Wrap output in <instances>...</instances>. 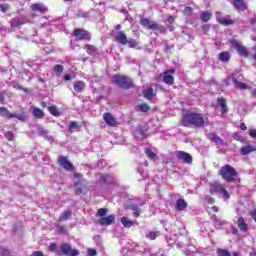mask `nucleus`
I'll use <instances>...</instances> for the list:
<instances>
[{
    "mask_svg": "<svg viewBox=\"0 0 256 256\" xmlns=\"http://www.w3.org/2000/svg\"><path fill=\"white\" fill-rule=\"evenodd\" d=\"M182 125H184V127H191V125H193V127L201 128L205 125V118L203 114L188 112L182 117Z\"/></svg>",
    "mask_w": 256,
    "mask_h": 256,
    "instance_id": "obj_1",
    "label": "nucleus"
},
{
    "mask_svg": "<svg viewBox=\"0 0 256 256\" xmlns=\"http://www.w3.org/2000/svg\"><path fill=\"white\" fill-rule=\"evenodd\" d=\"M219 175H221L224 181L233 183V181H235V177H237V171L231 165L226 164L220 168Z\"/></svg>",
    "mask_w": 256,
    "mask_h": 256,
    "instance_id": "obj_2",
    "label": "nucleus"
},
{
    "mask_svg": "<svg viewBox=\"0 0 256 256\" xmlns=\"http://www.w3.org/2000/svg\"><path fill=\"white\" fill-rule=\"evenodd\" d=\"M73 183H74V187L76 189L77 195H81L83 191L87 190V180L83 178V174L75 173Z\"/></svg>",
    "mask_w": 256,
    "mask_h": 256,
    "instance_id": "obj_3",
    "label": "nucleus"
},
{
    "mask_svg": "<svg viewBox=\"0 0 256 256\" xmlns=\"http://www.w3.org/2000/svg\"><path fill=\"white\" fill-rule=\"evenodd\" d=\"M114 81L116 85H119L122 89H130L133 87V80L126 76L116 75L114 76Z\"/></svg>",
    "mask_w": 256,
    "mask_h": 256,
    "instance_id": "obj_4",
    "label": "nucleus"
},
{
    "mask_svg": "<svg viewBox=\"0 0 256 256\" xmlns=\"http://www.w3.org/2000/svg\"><path fill=\"white\" fill-rule=\"evenodd\" d=\"M0 116L5 117L6 119H19V121H25L27 119V116L25 114H13L9 112V109L7 107H0Z\"/></svg>",
    "mask_w": 256,
    "mask_h": 256,
    "instance_id": "obj_5",
    "label": "nucleus"
},
{
    "mask_svg": "<svg viewBox=\"0 0 256 256\" xmlns=\"http://www.w3.org/2000/svg\"><path fill=\"white\" fill-rule=\"evenodd\" d=\"M140 24L143 25V27H147V29H153L154 31H160V33H164L165 27L150 21L147 18H143L140 20Z\"/></svg>",
    "mask_w": 256,
    "mask_h": 256,
    "instance_id": "obj_6",
    "label": "nucleus"
},
{
    "mask_svg": "<svg viewBox=\"0 0 256 256\" xmlns=\"http://www.w3.org/2000/svg\"><path fill=\"white\" fill-rule=\"evenodd\" d=\"M230 44L232 45V48L235 49L239 55H241L242 57H249V50L247 49V47L241 45L239 41H237L236 39H232L230 40Z\"/></svg>",
    "mask_w": 256,
    "mask_h": 256,
    "instance_id": "obj_7",
    "label": "nucleus"
},
{
    "mask_svg": "<svg viewBox=\"0 0 256 256\" xmlns=\"http://www.w3.org/2000/svg\"><path fill=\"white\" fill-rule=\"evenodd\" d=\"M60 251H57V255H68V256H77L79 255V252L77 249L71 248V245L68 243H64L60 246Z\"/></svg>",
    "mask_w": 256,
    "mask_h": 256,
    "instance_id": "obj_8",
    "label": "nucleus"
},
{
    "mask_svg": "<svg viewBox=\"0 0 256 256\" xmlns=\"http://www.w3.org/2000/svg\"><path fill=\"white\" fill-rule=\"evenodd\" d=\"M173 75H175V69H169L161 74V77L167 85H173L175 83V77Z\"/></svg>",
    "mask_w": 256,
    "mask_h": 256,
    "instance_id": "obj_9",
    "label": "nucleus"
},
{
    "mask_svg": "<svg viewBox=\"0 0 256 256\" xmlns=\"http://www.w3.org/2000/svg\"><path fill=\"white\" fill-rule=\"evenodd\" d=\"M74 37H76L77 41H90L91 36L89 35V32L86 30H81L79 28H76L74 30Z\"/></svg>",
    "mask_w": 256,
    "mask_h": 256,
    "instance_id": "obj_10",
    "label": "nucleus"
},
{
    "mask_svg": "<svg viewBox=\"0 0 256 256\" xmlns=\"http://www.w3.org/2000/svg\"><path fill=\"white\" fill-rule=\"evenodd\" d=\"M58 163L60 167H63V169H65L66 171H73L75 169L73 164H71V162H69V160H67V157L65 156H60L58 158Z\"/></svg>",
    "mask_w": 256,
    "mask_h": 256,
    "instance_id": "obj_11",
    "label": "nucleus"
},
{
    "mask_svg": "<svg viewBox=\"0 0 256 256\" xmlns=\"http://www.w3.org/2000/svg\"><path fill=\"white\" fill-rule=\"evenodd\" d=\"M113 37L120 45H127V34L124 31H118L113 34Z\"/></svg>",
    "mask_w": 256,
    "mask_h": 256,
    "instance_id": "obj_12",
    "label": "nucleus"
},
{
    "mask_svg": "<svg viewBox=\"0 0 256 256\" xmlns=\"http://www.w3.org/2000/svg\"><path fill=\"white\" fill-rule=\"evenodd\" d=\"M176 157L179 159V161H183V163H193V157H191V155L187 152L178 151L176 153Z\"/></svg>",
    "mask_w": 256,
    "mask_h": 256,
    "instance_id": "obj_13",
    "label": "nucleus"
},
{
    "mask_svg": "<svg viewBox=\"0 0 256 256\" xmlns=\"http://www.w3.org/2000/svg\"><path fill=\"white\" fill-rule=\"evenodd\" d=\"M115 223V215L111 214L108 217H102L98 220V224L102 226H109Z\"/></svg>",
    "mask_w": 256,
    "mask_h": 256,
    "instance_id": "obj_14",
    "label": "nucleus"
},
{
    "mask_svg": "<svg viewBox=\"0 0 256 256\" xmlns=\"http://www.w3.org/2000/svg\"><path fill=\"white\" fill-rule=\"evenodd\" d=\"M103 119L107 125L110 127H117V120L111 113H105Z\"/></svg>",
    "mask_w": 256,
    "mask_h": 256,
    "instance_id": "obj_15",
    "label": "nucleus"
},
{
    "mask_svg": "<svg viewBox=\"0 0 256 256\" xmlns=\"http://www.w3.org/2000/svg\"><path fill=\"white\" fill-rule=\"evenodd\" d=\"M30 9L36 13H47V6L41 3L32 4Z\"/></svg>",
    "mask_w": 256,
    "mask_h": 256,
    "instance_id": "obj_16",
    "label": "nucleus"
},
{
    "mask_svg": "<svg viewBox=\"0 0 256 256\" xmlns=\"http://www.w3.org/2000/svg\"><path fill=\"white\" fill-rule=\"evenodd\" d=\"M221 191H223V186L219 183L211 184L210 186V193L211 195H220Z\"/></svg>",
    "mask_w": 256,
    "mask_h": 256,
    "instance_id": "obj_17",
    "label": "nucleus"
},
{
    "mask_svg": "<svg viewBox=\"0 0 256 256\" xmlns=\"http://www.w3.org/2000/svg\"><path fill=\"white\" fill-rule=\"evenodd\" d=\"M232 5L239 11H245V9H247V6L243 0H232Z\"/></svg>",
    "mask_w": 256,
    "mask_h": 256,
    "instance_id": "obj_18",
    "label": "nucleus"
},
{
    "mask_svg": "<svg viewBox=\"0 0 256 256\" xmlns=\"http://www.w3.org/2000/svg\"><path fill=\"white\" fill-rule=\"evenodd\" d=\"M208 139L216 143V145H223V140L215 132L208 133Z\"/></svg>",
    "mask_w": 256,
    "mask_h": 256,
    "instance_id": "obj_19",
    "label": "nucleus"
},
{
    "mask_svg": "<svg viewBox=\"0 0 256 256\" xmlns=\"http://www.w3.org/2000/svg\"><path fill=\"white\" fill-rule=\"evenodd\" d=\"M175 209L177 211H185L187 209V202L184 199H178L176 201Z\"/></svg>",
    "mask_w": 256,
    "mask_h": 256,
    "instance_id": "obj_20",
    "label": "nucleus"
},
{
    "mask_svg": "<svg viewBox=\"0 0 256 256\" xmlns=\"http://www.w3.org/2000/svg\"><path fill=\"white\" fill-rule=\"evenodd\" d=\"M211 17H213V13L209 11H202L200 13V19L201 21H203V23H207L208 21H210Z\"/></svg>",
    "mask_w": 256,
    "mask_h": 256,
    "instance_id": "obj_21",
    "label": "nucleus"
},
{
    "mask_svg": "<svg viewBox=\"0 0 256 256\" xmlns=\"http://www.w3.org/2000/svg\"><path fill=\"white\" fill-rule=\"evenodd\" d=\"M218 105L221 107V113L224 115V113H227L229 111V108H227V102L225 101V98H218Z\"/></svg>",
    "mask_w": 256,
    "mask_h": 256,
    "instance_id": "obj_22",
    "label": "nucleus"
},
{
    "mask_svg": "<svg viewBox=\"0 0 256 256\" xmlns=\"http://www.w3.org/2000/svg\"><path fill=\"white\" fill-rule=\"evenodd\" d=\"M32 113L35 119H43L45 117V112H43V110L37 107L33 108Z\"/></svg>",
    "mask_w": 256,
    "mask_h": 256,
    "instance_id": "obj_23",
    "label": "nucleus"
},
{
    "mask_svg": "<svg viewBox=\"0 0 256 256\" xmlns=\"http://www.w3.org/2000/svg\"><path fill=\"white\" fill-rule=\"evenodd\" d=\"M74 91H76V93H82V91H85V82L83 81L75 82Z\"/></svg>",
    "mask_w": 256,
    "mask_h": 256,
    "instance_id": "obj_24",
    "label": "nucleus"
},
{
    "mask_svg": "<svg viewBox=\"0 0 256 256\" xmlns=\"http://www.w3.org/2000/svg\"><path fill=\"white\" fill-rule=\"evenodd\" d=\"M237 225L238 228L240 229V231H243L244 233L247 231L248 226L247 223H245V219H243V217H240L237 221Z\"/></svg>",
    "mask_w": 256,
    "mask_h": 256,
    "instance_id": "obj_25",
    "label": "nucleus"
},
{
    "mask_svg": "<svg viewBox=\"0 0 256 256\" xmlns=\"http://www.w3.org/2000/svg\"><path fill=\"white\" fill-rule=\"evenodd\" d=\"M217 21L220 23V25H224L225 27L228 25H233V20L226 17H217Z\"/></svg>",
    "mask_w": 256,
    "mask_h": 256,
    "instance_id": "obj_26",
    "label": "nucleus"
},
{
    "mask_svg": "<svg viewBox=\"0 0 256 256\" xmlns=\"http://www.w3.org/2000/svg\"><path fill=\"white\" fill-rule=\"evenodd\" d=\"M231 59V54L229 52H221L219 54V60L222 63H229V60Z\"/></svg>",
    "mask_w": 256,
    "mask_h": 256,
    "instance_id": "obj_27",
    "label": "nucleus"
},
{
    "mask_svg": "<svg viewBox=\"0 0 256 256\" xmlns=\"http://www.w3.org/2000/svg\"><path fill=\"white\" fill-rule=\"evenodd\" d=\"M134 136L136 137V139H145L147 137V133H145V131H143V129L137 128L134 131Z\"/></svg>",
    "mask_w": 256,
    "mask_h": 256,
    "instance_id": "obj_28",
    "label": "nucleus"
},
{
    "mask_svg": "<svg viewBox=\"0 0 256 256\" xmlns=\"http://www.w3.org/2000/svg\"><path fill=\"white\" fill-rule=\"evenodd\" d=\"M255 151V147L252 145H247L241 148L240 152L242 155H249V153H253Z\"/></svg>",
    "mask_w": 256,
    "mask_h": 256,
    "instance_id": "obj_29",
    "label": "nucleus"
},
{
    "mask_svg": "<svg viewBox=\"0 0 256 256\" xmlns=\"http://www.w3.org/2000/svg\"><path fill=\"white\" fill-rule=\"evenodd\" d=\"M217 253L218 256H239L238 252H233V254L231 255V252L223 249H218Z\"/></svg>",
    "mask_w": 256,
    "mask_h": 256,
    "instance_id": "obj_30",
    "label": "nucleus"
},
{
    "mask_svg": "<svg viewBox=\"0 0 256 256\" xmlns=\"http://www.w3.org/2000/svg\"><path fill=\"white\" fill-rule=\"evenodd\" d=\"M143 95L146 99L151 100L153 99V88L149 87L143 91Z\"/></svg>",
    "mask_w": 256,
    "mask_h": 256,
    "instance_id": "obj_31",
    "label": "nucleus"
},
{
    "mask_svg": "<svg viewBox=\"0 0 256 256\" xmlns=\"http://www.w3.org/2000/svg\"><path fill=\"white\" fill-rule=\"evenodd\" d=\"M85 49L88 55H97V48H95V46L87 44Z\"/></svg>",
    "mask_w": 256,
    "mask_h": 256,
    "instance_id": "obj_32",
    "label": "nucleus"
},
{
    "mask_svg": "<svg viewBox=\"0 0 256 256\" xmlns=\"http://www.w3.org/2000/svg\"><path fill=\"white\" fill-rule=\"evenodd\" d=\"M233 83H234V87H236V89H241V90L247 89V84L237 81L236 78H233Z\"/></svg>",
    "mask_w": 256,
    "mask_h": 256,
    "instance_id": "obj_33",
    "label": "nucleus"
},
{
    "mask_svg": "<svg viewBox=\"0 0 256 256\" xmlns=\"http://www.w3.org/2000/svg\"><path fill=\"white\" fill-rule=\"evenodd\" d=\"M70 217H71V211L67 210L60 215L59 221H67V219H69Z\"/></svg>",
    "mask_w": 256,
    "mask_h": 256,
    "instance_id": "obj_34",
    "label": "nucleus"
},
{
    "mask_svg": "<svg viewBox=\"0 0 256 256\" xmlns=\"http://www.w3.org/2000/svg\"><path fill=\"white\" fill-rule=\"evenodd\" d=\"M63 65H55L54 67H53V71L56 73V75L58 76V77H61V73H63Z\"/></svg>",
    "mask_w": 256,
    "mask_h": 256,
    "instance_id": "obj_35",
    "label": "nucleus"
},
{
    "mask_svg": "<svg viewBox=\"0 0 256 256\" xmlns=\"http://www.w3.org/2000/svg\"><path fill=\"white\" fill-rule=\"evenodd\" d=\"M145 153L149 159H157V154H155L152 149L146 148Z\"/></svg>",
    "mask_w": 256,
    "mask_h": 256,
    "instance_id": "obj_36",
    "label": "nucleus"
},
{
    "mask_svg": "<svg viewBox=\"0 0 256 256\" xmlns=\"http://www.w3.org/2000/svg\"><path fill=\"white\" fill-rule=\"evenodd\" d=\"M121 223L125 227H131L133 225V222L131 220H129L127 217H122L121 218Z\"/></svg>",
    "mask_w": 256,
    "mask_h": 256,
    "instance_id": "obj_37",
    "label": "nucleus"
},
{
    "mask_svg": "<svg viewBox=\"0 0 256 256\" xmlns=\"http://www.w3.org/2000/svg\"><path fill=\"white\" fill-rule=\"evenodd\" d=\"M97 217H105L107 215V208H100L96 213Z\"/></svg>",
    "mask_w": 256,
    "mask_h": 256,
    "instance_id": "obj_38",
    "label": "nucleus"
},
{
    "mask_svg": "<svg viewBox=\"0 0 256 256\" xmlns=\"http://www.w3.org/2000/svg\"><path fill=\"white\" fill-rule=\"evenodd\" d=\"M48 111H49V113H51V115H54V117L59 116V111L57 110V108L55 106L48 107Z\"/></svg>",
    "mask_w": 256,
    "mask_h": 256,
    "instance_id": "obj_39",
    "label": "nucleus"
},
{
    "mask_svg": "<svg viewBox=\"0 0 256 256\" xmlns=\"http://www.w3.org/2000/svg\"><path fill=\"white\" fill-rule=\"evenodd\" d=\"M138 109H139V111H141L142 113H147V111H149V109H151V108H150L149 105H147V104H140V105L138 106Z\"/></svg>",
    "mask_w": 256,
    "mask_h": 256,
    "instance_id": "obj_40",
    "label": "nucleus"
},
{
    "mask_svg": "<svg viewBox=\"0 0 256 256\" xmlns=\"http://www.w3.org/2000/svg\"><path fill=\"white\" fill-rule=\"evenodd\" d=\"M128 47L135 48L137 47V41L133 38L127 39Z\"/></svg>",
    "mask_w": 256,
    "mask_h": 256,
    "instance_id": "obj_41",
    "label": "nucleus"
},
{
    "mask_svg": "<svg viewBox=\"0 0 256 256\" xmlns=\"http://www.w3.org/2000/svg\"><path fill=\"white\" fill-rule=\"evenodd\" d=\"M0 11L2 13H7V11H9V4H0Z\"/></svg>",
    "mask_w": 256,
    "mask_h": 256,
    "instance_id": "obj_42",
    "label": "nucleus"
},
{
    "mask_svg": "<svg viewBox=\"0 0 256 256\" xmlns=\"http://www.w3.org/2000/svg\"><path fill=\"white\" fill-rule=\"evenodd\" d=\"M5 138L8 140V141H15V135L11 132H7L5 134Z\"/></svg>",
    "mask_w": 256,
    "mask_h": 256,
    "instance_id": "obj_43",
    "label": "nucleus"
},
{
    "mask_svg": "<svg viewBox=\"0 0 256 256\" xmlns=\"http://www.w3.org/2000/svg\"><path fill=\"white\" fill-rule=\"evenodd\" d=\"M220 195H222L224 199H229L230 197L229 192L225 188H222Z\"/></svg>",
    "mask_w": 256,
    "mask_h": 256,
    "instance_id": "obj_44",
    "label": "nucleus"
},
{
    "mask_svg": "<svg viewBox=\"0 0 256 256\" xmlns=\"http://www.w3.org/2000/svg\"><path fill=\"white\" fill-rule=\"evenodd\" d=\"M77 127H78L77 122L71 121L70 124H69L68 129H69V131H73V129H77Z\"/></svg>",
    "mask_w": 256,
    "mask_h": 256,
    "instance_id": "obj_45",
    "label": "nucleus"
},
{
    "mask_svg": "<svg viewBox=\"0 0 256 256\" xmlns=\"http://www.w3.org/2000/svg\"><path fill=\"white\" fill-rule=\"evenodd\" d=\"M206 203H208L209 205H213V203H215V198L211 197V196H206L205 198Z\"/></svg>",
    "mask_w": 256,
    "mask_h": 256,
    "instance_id": "obj_46",
    "label": "nucleus"
},
{
    "mask_svg": "<svg viewBox=\"0 0 256 256\" xmlns=\"http://www.w3.org/2000/svg\"><path fill=\"white\" fill-rule=\"evenodd\" d=\"M148 239H151V241L157 239V234L155 232H149L147 234Z\"/></svg>",
    "mask_w": 256,
    "mask_h": 256,
    "instance_id": "obj_47",
    "label": "nucleus"
},
{
    "mask_svg": "<svg viewBox=\"0 0 256 256\" xmlns=\"http://www.w3.org/2000/svg\"><path fill=\"white\" fill-rule=\"evenodd\" d=\"M193 13V8L186 6L184 9V15H191Z\"/></svg>",
    "mask_w": 256,
    "mask_h": 256,
    "instance_id": "obj_48",
    "label": "nucleus"
},
{
    "mask_svg": "<svg viewBox=\"0 0 256 256\" xmlns=\"http://www.w3.org/2000/svg\"><path fill=\"white\" fill-rule=\"evenodd\" d=\"M48 250L51 251L52 253H55V251H57V244L51 243V244L49 245Z\"/></svg>",
    "mask_w": 256,
    "mask_h": 256,
    "instance_id": "obj_49",
    "label": "nucleus"
},
{
    "mask_svg": "<svg viewBox=\"0 0 256 256\" xmlns=\"http://www.w3.org/2000/svg\"><path fill=\"white\" fill-rule=\"evenodd\" d=\"M97 255V250L95 249H88V256H95Z\"/></svg>",
    "mask_w": 256,
    "mask_h": 256,
    "instance_id": "obj_50",
    "label": "nucleus"
},
{
    "mask_svg": "<svg viewBox=\"0 0 256 256\" xmlns=\"http://www.w3.org/2000/svg\"><path fill=\"white\" fill-rule=\"evenodd\" d=\"M0 103L2 105L5 103V92H0Z\"/></svg>",
    "mask_w": 256,
    "mask_h": 256,
    "instance_id": "obj_51",
    "label": "nucleus"
},
{
    "mask_svg": "<svg viewBox=\"0 0 256 256\" xmlns=\"http://www.w3.org/2000/svg\"><path fill=\"white\" fill-rule=\"evenodd\" d=\"M38 132L40 135H46L47 134V130H45L43 127H38Z\"/></svg>",
    "mask_w": 256,
    "mask_h": 256,
    "instance_id": "obj_52",
    "label": "nucleus"
},
{
    "mask_svg": "<svg viewBox=\"0 0 256 256\" xmlns=\"http://www.w3.org/2000/svg\"><path fill=\"white\" fill-rule=\"evenodd\" d=\"M233 137H234V139H235L236 141H243V137H241V135H239V133H235V134L233 135Z\"/></svg>",
    "mask_w": 256,
    "mask_h": 256,
    "instance_id": "obj_53",
    "label": "nucleus"
},
{
    "mask_svg": "<svg viewBox=\"0 0 256 256\" xmlns=\"http://www.w3.org/2000/svg\"><path fill=\"white\" fill-rule=\"evenodd\" d=\"M107 179H109V175L101 176V181H103L104 183H109V181Z\"/></svg>",
    "mask_w": 256,
    "mask_h": 256,
    "instance_id": "obj_54",
    "label": "nucleus"
},
{
    "mask_svg": "<svg viewBox=\"0 0 256 256\" xmlns=\"http://www.w3.org/2000/svg\"><path fill=\"white\" fill-rule=\"evenodd\" d=\"M31 256H44V255L41 251H36V252L32 253Z\"/></svg>",
    "mask_w": 256,
    "mask_h": 256,
    "instance_id": "obj_55",
    "label": "nucleus"
},
{
    "mask_svg": "<svg viewBox=\"0 0 256 256\" xmlns=\"http://www.w3.org/2000/svg\"><path fill=\"white\" fill-rule=\"evenodd\" d=\"M58 233H66L65 228L63 226L58 227Z\"/></svg>",
    "mask_w": 256,
    "mask_h": 256,
    "instance_id": "obj_56",
    "label": "nucleus"
},
{
    "mask_svg": "<svg viewBox=\"0 0 256 256\" xmlns=\"http://www.w3.org/2000/svg\"><path fill=\"white\" fill-rule=\"evenodd\" d=\"M140 213H141V210H136L133 212V215L135 218H137V217H139Z\"/></svg>",
    "mask_w": 256,
    "mask_h": 256,
    "instance_id": "obj_57",
    "label": "nucleus"
},
{
    "mask_svg": "<svg viewBox=\"0 0 256 256\" xmlns=\"http://www.w3.org/2000/svg\"><path fill=\"white\" fill-rule=\"evenodd\" d=\"M130 209H132V211H138L139 207H137V205L133 204L130 206Z\"/></svg>",
    "mask_w": 256,
    "mask_h": 256,
    "instance_id": "obj_58",
    "label": "nucleus"
},
{
    "mask_svg": "<svg viewBox=\"0 0 256 256\" xmlns=\"http://www.w3.org/2000/svg\"><path fill=\"white\" fill-rule=\"evenodd\" d=\"M250 137L256 138V130H250Z\"/></svg>",
    "mask_w": 256,
    "mask_h": 256,
    "instance_id": "obj_59",
    "label": "nucleus"
},
{
    "mask_svg": "<svg viewBox=\"0 0 256 256\" xmlns=\"http://www.w3.org/2000/svg\"><path fill=\"white\" fill-rule=\"evenodd\" d=\"M64 81H71V75L69 74L64 75Z\"/></svg>",
    "mask_w": 256,
    "mask_h": 256,
    "instance_id": "obj_60",
    "label": "nucleus"
},
{
    "mask_svg": "<svg viewBox=\"0 0 256 256\" xmlns=\"http://www.w3.org/2000/svg\"><path fill=\"white\" fill-rule=\"evenodd\" d=\"M240 129H241L242 131H247V126L245 125V123H242V124L240 125Z\"/></svg>",
    "mask_w": 256,
    "mask_h": 256,
    "instance_id": "obj_61",
    "label": "nucleus"
},
{
    "mask_svg": "<svg viewBox=\"0 0 256 256\" xmlns=\"http://www.w3.org/2000/svg\"><path fill=\"white\" fill-rule=\"evenodd\" d=\"M9 250L8 249H4V250H2V255L3 256H7V255H9Z\"/></svg>",
    "mask_w": 256,
    "mask_h": 256,
    "instance_id": "obj_62",
    "label": "nucleus"
},
{
    "mask_svg": "<svg viewBox=\"0 0 256 256\" xmlns=\"http://www.w3.org/2000/svg\"><path fill=\"white\" fill-rule=\"evenodd\" d=\"M251 216L254 219V221L256 222V209L251 212Z\"/></svg>",
    "mask_w": 256,
    "mask_h": 256,
    "instance_id": "obj_63",
    "label": "nucleus"
},
{
    "mask_svg": "<svg viewBox=\"0 0 256 256\" xmlns=\"http://www.w3.org/2000/svg\"><path fill=\"white\" fill-rule=\"evenodd\" d=\"M251 95H253V97H256V89L251 91Z\"/></svg>",
    "mask_w": 256,
    "mask_h": 256,
    "instance_id": "obj_64",
    "label": "nucleus"
}]
</instances>
